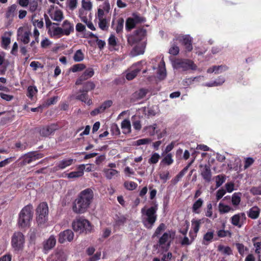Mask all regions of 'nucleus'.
Listing matches in <instances>:
<instances>
[{"label":"nucleus","instance_id":"obj_1","mask_svg":"<svg viewBox=\"0 0 261 261\" xmlns=\"http://www.w3.org/2000/svg\"><path fill=\"white\" fill-rule=\"evenodd\" d=\"M93 198V192L87 188L81 191L73 202L72 210L76 214H83L89 208Z\"/></svg>","mask_w":261,"mask_h":261},{"label":"nucleus","instance_id":"obj_2","mask_svg":"<svg viewBox=\"0 0 261 261\" xmlns=\"http://www.w3.org/2000/svg\"><path fill=\"white\" fill-rule=\"evenodd\" d=\"M157 206H153L148 208L143 207L141 209L142 222L147 229H151L157 219Z\"/></svg>","mask_w":261,"mask_h":261},{"label":"nucleus","instance_id":"obj_3","mask_svg":"<svg viewBox=\"0 0 261 261\" xmlns=\"http://www.w3.org/2000/svg\"><path fill=\"white\" fill-rule=\"evenodd\" d=\"M44 17L48 36L50 38L56 39H59L62 37L63 35L62 33V29L59 27V24L51 22L46 14H44Z\"/></svg>","mask_w":261,"mask_h":261},{"label":"nucleus","instance_id":"obj_4","mask_svg":"<svg viewBox=\"0 0 261 261\" xmlns=\"http://www.w3.org/2000/svg\"><path fill=\"white\" fill-rule=\"evenodd\" d=\"M72 227L74 231L82 233H90L92 230V226L89 221L82 218H76L72 223Z\"/></svg>","mask_w":261,"mask_h":261},{"label":"nucleus","instance_id":"obj_5","mask_svg":"<svg viewBox=\"0 0 261 261\" xmlns=\"http://www.w3.org/2000/svg\"><path fill=\"white\" fill-rule=\"evenodd\" d=\"M33 216V206L28 204L25 206L19 214L18 224L21 227H25L29 225Z\"/></svg>","mask_w":261,"mask_h":261},{"label":"nucleus","instance_id":"obj_6","mask_svg":"<svg viewBox=\"0 0 261 261\" xmlns=\"http://www.w3.org/2000/svg\"><path fill=\"white\" fill-rule=\"evenodd\" d=\"M24 243L25 238L22 232L16 231L13 234L11 244L15 252L22 251L24 248Z\"/></svg>","mask_w":261,"mask_h":261},{"label":"nucleus","instance_id":"obj_7","mask_svg":"<svg viewBox=\"0 0 261 261\" xmlns=\"http://www.w3.org/2000/svg\"><path fill=\"white\" fill-rule=\"evenodd\" d=\"M48 207L46 202H41L36 209V221L39 225L44 224L47 220Z\"/></svg>","mask_w":261,"mask_h":261},{"label":"nucleus","instance_id":"obj_8","mask_svg":"<svg viewBox=\"0 0 261 261\" xmlns=\"http://www.w3.org/2000/svg\"><path fill=\"white\" fill-rule=\"evenodd\" d=\"M146 36V30L143 28H140L135 31L132 34L127 36V41L129 45H133L139 43L143 40Z\"/></svg>","mask_w":261,"mask_h":261},{"label":"nucleus","instance_id":"obj_9","mask_svg":"<svg viewBox=\"0 0 261 261\" xmlns=\"http://www.w3.org/2000/svg\"><path fill=\"white\" fill-rule=\"evenodd\" d=\"M173 65L174 68L181 69L183 71L189 69L195 70L197 69V66L190 60L177 59L174 62Z\"/></svg>","mask_w":261,"mask_h":261},{"label":"nucleus","instance_id":"obj_10","mask_svg":"<svg viewBox=\"0 0 261 261\" xmlns=\"http://www.w3.org/2000/svg\"><path fill=\"white\" fill-rule=\"evenodd\" d=\"M174 236V232L169 230L167 231L159 238L158 245L163 249H168Z\"/></svg>","mask_w":261,"mask_h":261},{"label":"nucleus","instance_id":"obj_11","mask_svg":"<svg viewBox=\"0 0 261 261\" xmlns=\"http://www.w3.org/2000/svg\"><path fill=\"white\" fill-rule=\"evenodd\" d=\"M143 64H146V62L144 60L133 64L130 68V71L126 75V79L128 80L134 79L141 70Z\"/></svg>","mask_w":261,"mask_h":261},{"label":"nucleus","instance_id":"obj_12","mask_svg":"<svg viewBox=\"0 0 261 261\" xmlns=\"http://www.w3.org/2000/svg\"><path fill=\"white\" fill-rule=\"evenodd\" d=\"M43 154L41 153H37L36 151H31L24 154L21 156L22 158L23 164H29L33 161L40 159L43 157Z\"/></svg>","mask_w":261,"mask_h":261},{"label":"nucleus","instance_id":"obj_13","mask_svg":"<svg viewBox=\"0 0 261 261\" xmlns=\"http://www.w3.org/2000/svg\"><path fill=\"white\" fill-rule=\"evenodd\" d=\"M246 220V215L244 213H240L232 216L230 219L231 224L238 227L241 228Z\"/></svg>","mask_w":261,"mask_h":261},{"label":"nucleus","instance_id":"obj_14","mask_svg":"<svg viewBox=\"0 0 261 261\" xmlns=\"http://www.w3.org/2000/svg\"><path fill=\"white\" fill-rule=\"evenodd\" d=\"M199 167L200 168V174L203 179L207 182H210L212 175L210 165L201 164L199 165Z\"/></svg>","mask_w":261,"mask_h":261},{"label":"nucleus","instance_id":"obj_15","mask_svg":"<svg viewBox=\"0 0 261 261\" xmlns=\"http://www.w3.org/2000/svg\"><path fill=\"white\" fill-rule=\"evenodd\" d=\"M74 233L70 229H67L61 232L59 234L58 241L60 243H64L66 241L71 242L73 240Z\"/></svg>","mask_w":261,"mask_h":261},{"label":"nucleus","instance_id":"obj_16","mask_svg":"<svg viewBox=\"0 0 261 261\" xmlns=\"http://www.w3.org/2000/svg\"><path fill=\"white\" fill-rule=\"evenodd\" d=\"M60 27L63 36H68L74 32L73 23L68 20H65Z\"/></svg>","mask_w":261,"mask_h":261},{"label":"nucleus","instance_id":"obj_17","mask_svg":"<svg viewBox=\"0 0 261 261\" xmlns=\"http://www.w3.org/2000/svg\"><path fill=\"white\" fill-rule=\"evenodd\" d=\"M146 44V43L145 41L137 44L133 47L130 52V56L132 57H134L144 54L145 50Z\"/></svg>","mask_w":261,"mask_h":261},{"label":"nucleus","instance_id":"obj_18","mask_svg":"<svg viewBox=\"0 0 261 261\" xmlns=\"http://www.w3.org/2000/svg\"><path fill=\"white\" fill-rule=\"evenodd\" d=\"M94 70L92 68H88L80 76L75 82L76 85H81L83 81L91 77L94 75Z\"/></svg>","mask_w":261,"mask_h":261},{"label":"nucleus","instance_id":"obj_19","mask_svg":"<svg viewBox=\"0 0 261 261\" xmlns=\"http://www.w3.org/2000/svg\"><path fill=\"white\" fill-rule=\"evenodd\" d=\"M205 218H202L201 219H192L191 221L192 224V233L193 236H195V237H197V234L198 232L200 225L202 223H204Z\"/></svg>","mask_w":261,"mask_h":261},{"label":"nucleus","instance_id":"obj_20","mask_svg":"<svg viewBox=\"0 0 261 261\" xmlns=\"http://www.w3.org/2000/svg\"><path fill=\"white\" fill-rule=\"evenodd\" d=\"M66 254L61 250L55 252L48 258V261H66Z\"/></svg>","mask_w":261,"mask_h":261},{"label":"nucleus","instance_id":"obj_21","mask_svg":"<svg viewBox=\"0 0 261 261\" xmlns=\"http://www.w3.org/2000/svg\"><path fill=\"white\" fill-rule=\"evenodd\" d=\"M178 39L185 46L186 49L190 51L192 50L193 47L192 44V38L189 35H183L179 36Z\"/></svg>","mask_w":261,"mask_h":261},{"label":"nucleus","instance_id":"obj_22","mask_svg":"<svg viewBox=\"0 0 261 261\" xmlns=\"http://www.w3.org/2000/svg\"><path fill=\"white\" fill-rule=\"evenodd\" d=\"M76 99L80 100L90 106L92 103V100L88 98L87 92L82 91V90H79V94L77 93L75 96Z\"/></svg>","mask_w":261,"mask_h":261},{"label":"nucleus","instance_id":"obj_23","mask_svg":"<svg viewBox=\"0 0 261 261\" xmlns=\"http://www.w3.org/2000/svg\"><path fill=\"white\" fill-rule=\"evenodd\" d=\"M56 244V239L54 236L51 235L43 243V248L46 251L53 249Z\"/></svg>","mask_w":261,"mask_h":261},{"label":"nucleus","instance_id":"obj_24","mask_svg":"<svg viewBox=\"0 0 261 261\" xmlns=\"http://www.w3.org/2000/svg\"><path fill=\"white\" fill-rule=\"evenodd\" d=\"M57 127L55 124L46 126L43 127L40 130V134L43 137H47L53 133L56 130Z\"/></svg>","mask_w":261,"mask_h":261},{"label":"nucleus","instance_id":"obj_25","mask_svg":"<svg viewBox=\"0 0 261 261\" xmlns=\"http://www.w3.org/2000/svg\"><path fill=\"white\" fill-rule=\"evenodd\" d=\"M260 210L256 206H254L250 208L247 212L248 216L252 219H257L260 214Z\"/></svg>","mask_w":261,"mask_h":261},{"label":"nucleus","instance_id":"obj_26","mask_svg":"<svg viewBox=\"0 0 261 261\" xmlns=\"http://www.w3.org/2000/svg\"><path fill=\"white\" fill-rule=\"evenodd\" d=\"M50 18L54 21L61 22L64 19L63 12L60 10H56L53 12H49Z\"/></svg>","mask_w":261,"mask_h":261},{"label":"nucleus","instance_id":"obj_27","mask_svg":"<svg viewBox=\"0 0 261 261\" xmlns=\"http://www.w3.org/2000/svg\"><path fill=\"white\" fill-rule=\"evenodd\" d=\"M158 75L159 79H164L166 76L165 63L162 59L158 66Z\"/></svg>","mask_w":261,"mask_h":261},{"label":"nucleus","instance_id":"obj_28","mask_svg":"<svg viewBox=\"0 0 261 261\" xmlns=\"http://www.w3.org/2000/svg\"><path fill=\"white\" fill-rule=\"evenodd\" d=\"M163 158L160 162V164L163 166H170L174 162L173 155L171 153L164 154Z\"/></svg>","mask_w":261,"mask_h":261},{"label":"nucleus","instance_id":"obj_29","mask_svg":"<svg viewBox=\"0 0 261 261\" xmlns=\"http://www.w3.org/2000/svg\"><path fill=\"white\" fill-rule=\"evenodd\" d=\"M22 30V28H19L18 30V36L20 37V39L24 44H28L30 42V37L31 35V33L30 31H25L23 34H20V30Z\"/></svg>","mask_w":261,"mask_h":261},{"label":"nucleus","instance_id":"obj_30","mask_svg":"<svg viewBox=\"0 0 261 261\" xmlns=\"http://www.w3.org/2000/svg\"><path fill=\"white\" fill-rule=\"evenodd\" d=\"M203 200L201 198H199L196 200L193 204L192 210L195 214H199L200 213V208L203 204Z\"/></svg>","mask_w":261,"mask_h":261},{"label":"nucleus","instance_id":"obj_31","mask_svg":"<svg viewBox=\"0 0 261 261\" xmlns=\"http://www.w3.org/2000/svg\"><path fill=\"white\" fill-rule=\"evenodd\" d=\"M190 239H189L186 236L180 241V244L182 246H189L191 245L196 238L195 236H193L192 230H190L189 233Z\"/></svg>","mask_w":261,"mask_h":261},{"label":"nucleus","instance_id":"obj_32","mask_svg":"<svg viewBox=\"0 0 261 261\" xmlns=\"http://www.w3.org/2000/svg\"><path fill=\"white\" fill-rule=\"evenodd\" d=\"M79 171L70 172L68 174L69 178H75L82 176L84 174V170L85 169V165H81L79 167Z\"/></svg>","mask_w":261,"mask_h":261},{"label":"nucleus","instance_id":"obj_33","mask_svg":"<svg viewBox=\"0 0 261 261\" xmlns=\"http://www.w3.org/2000/svg\"><path fill=\"white\" fill-rule=\"evenodd\" d=\"M37 92L38 90L36 86H30L28 87L26 94L30 99L33 100L34 99V96L36 95Z\"/></svg>","mask_w":261,"mask_h":261},{"label":"nucleus","instance_id":"obj_34","mask_svg":"<svg viewBox=\"0 0 261 261\" xmlns=\"http://www.w3.org/2000/svg\"><path fill=\"white\" fill-rule=\"evenodd\" d=\"M214 236V231L206 232L203 237L202 244L208 245L213 241Z\"/></svg>","mask_w":261,"mask_h":261},{"label":"nucleus","instance_id":"obj_35","mask_svg":"<svg viewBox=\"0 0 261 261\" xmlns=\"http://www.w3.org/2000/svg\"><path fill=\"white\" fill-rule=\"evenodd\" d=\"M157 124L154 123L152 125L146 126L144 127V130L150 136H153L158 134V130L156 129Z\"/></svg>","mask_w":261,"mask_h":261},{"label":"nucleus","instance_id":"obj_36","mask_svg":"<svg viewBox=\"0 0 261 261\" xmlns=\"http://www.w3.org/2000/svg\"><path fill=\"white\" fill-rule=\"evenodd\" d=\"M73 162L72 159H64L58 163L57 167L59 169H63L72 164Z\"/></svg>","mask_w":261,"mask_h":261},{"label":"nucleus","instance_id":"obj_37","mask_svg":"<svg viewBox=\"0 0 261 261\" xmlns=\"http://www.w3.org/2000/svg\"><path fill=\"white\" fill-rule=\"evenodd\" d=\"M121 126L124 134H128L131 132L130 122L128 119L123 120L121 122Z\"/></svg>","mask_w":261,"mask_h":261},{"label":"nucleus","instance_id":"obj_38","mask_svg":"<svg viewBox=\"0 0 261 261\" xmlns=\"http://www.w3.org/2000/svg\"><path fill=\"white\" fill-rule=\"evenodd\" d=\"M106 177L108 179H111L115 176L118 174V171L114 169L105 168L103 170Z\"/></svg>","mask_w":261,"mask_h":261},{"label":"nucleus","instance_id":"obj_39","mask_svg":"<svg viewBox=\"0 0 261 261\" xmlns=\"http://www.w3.org/2000/svg\"><path fill=\"white\" fill-rule=\"evenodd\" d=\"M12 35L11 32H5L4 36L2 38V44L4 48H7L8 46L10 43V36Z\"/></svg>","mask_w":261,"mask_h":261},{"label":"nucleus","instance_id":"obj_40","mask_svg":"<svg viewBox=\"0 0 261 261\" xmlns=\"http://www.w3.org/2000/svg\"><path fill=\"white\" fill-rule=\"evenodd\" d=\"M17 6L16 4H13L8 8V10L6 13V16L7 18L13 17L15 15L17 10Z\"/></svg>","mask_w":261,"mask_h":261},{"label":"nucleus","instance_id":"obj_41","mask_svg":"<svg viewBox=\"0 0 261 261\" xmlns=\"http://www.w3.org/2000/svg\"><path fill=\"white\" fill-rule=\"evenodd\" d=\"M203 79V76H198L194 77L186 78L182 81V85L184 86H188L192 84L195 81H199Z\"/></svg>","mask_w":261,"mask_h":261},{"label":"nucleus","instance_id":"obj_42","mask_svg":"<svg viewBox=\"0 0 261 261\" xmlns=\"http://www.w3.org/2000/svg\"><path fill=\"white\" fill-rule=\"evenodd\" d=\"M218 209L220 213L221 214L227 213L230 211H233V209L230 206L225 205L222 202L219 203Z\"/></svg>","mask_w":261,"mask_h":261},{"label":"nucleus","instance_id":"obj_43","mask_svg":"<svg viewBox=\"0 0 261 261\" xmlns=\"http://www.w3.org/2000/svg\"><path fill=\"white\" fill-rule=\"evenodd\" d=\"M148 90L147 89H141L134 93L133 98L137 100L141 99L145 96Z\"/></svg>","mask_w":261,"mask_h":261},{"label":"nucleus","instance_id":"obj_44","mask_svg":"<svg viewBox=\"0 0 261 261\" xmlns=\"http://www.w3.org/2000/svg\"><path fill=\"white\" fill-rule=\"evenodd\" d=\"M241 193L240 192L234 193L232 195L231 203L234 206H238L241 202Z\"/></svg>","mask_w":261,"mask_h":261},{"label":"nucleus","instance_id":"obj_45","mask_svg":"<svg viewBox=\"0 0 261 261\" xmlns=\"http://www.w3.org/2000/svg\"><path fill=\"white\" fill-rule=\"evenodd\" d=\"M95 88V85L92 81L87 82L83 84L82 91L86 92L93 90Z\"/></svg>","mask_w":261,"mask_h":261},{"label":"nucleus","instance_id":"obj_46","mask_svg":"<svg viewBox=\"0 0 261 261\" xmlns=\"http://www.w3.org/2000/svg\"><path fill=\"white\" fill-rule=\"evenodd\" d=\"M152 140L150 138H143L138 139L133 143L134 146H140L142 145H146L150 143Z\"/></svg>","mask_w":261,"mask_h":261},{"label":"nucleus","instance_id":"obj_47","mask_svg":"<svg viewBox=\"0 0 261 261\" xmlns=\"http://www.w3.org/2000/svg\"><path fill=\"white\" fill-rule=\"evenodd\" d=\"M137 24L132 17H129L126 19L125 23V29L127 31H130L134 28Z\"/></svg>","mask_w":261,"mask_h":261},{"label":"nucleus","instance_id":"obj_48","mask_svg":"<svg viewBox=\"0 0 261 261\" xmlns=\"http://www.w3.org/2000/svg\"><path fill=\"white\" fill-rule=\"evenodd\" d=\"M75 62H81L84 59V55L81 49H78L75 51L73 57Z\"/></svg>","mask_w":261,"mask_h":261},{"label":"nucleus","instance_id":"obj_49","mask_svg":"<svg viewBox=\"0 0 261 261\" xmlns=\"http://www.w3.org/2000/svg\"><path fill=\"white\" fill-rule=\"evenodd\" d=\"M216 187L218 188L220 187L225 181V176L223 174H220L215 177Z\"/></svg>","mask_w":261,"mask_h":261},{"label":"nucleus","instance_id":"obj_50","mask_svg":"<svg viewBox=\"0 0 261 261\" xmlns=\"http://www.w3.org/2000/svg\"><path fill=\"white\" fill-rule=\"evenodd\" d=\"M257 239L256 238L252 239V241L253 243V246L255 248V252L257 254V256L261 254V242H255V241Z\"/></svg>","mask_w":261,"mask_h":261},{"label":"nucleus","instance_id":"obj_51","mask_svg":"<svg viewBox=\"0 0 261 261\" xmlns=\"http://www.w3.org/2000/svg\"><path fill=\"white\" fill-rule=\"evenodd\" d=\"M160 158V155L158 153L154 152L151 154V157L148 160V163L150 164H156Z\"/></svg>","mask_w":261,"mask_h":261},{"label":"nucleus","instance_id":"obj_52","mask_svg":"<svg viewBox=\"0 0 261 261\" xmlns=\"http://www.w3.org/2000/svg\"><path fill=\"white\" fill-rule=\"evenodd\" d=\"M204 212L206 217L211 218L213 216V206L211 202L207 203Z\"/></svg>","mask_w":261,"mask_h":261},{"label":"nucleus","instance_id":"obj_53","mask_svg":"<svg viewBox=\"0 0 261 261\" xmlns=\"http://www.w3.org/2000/svg\"><path fill=\"white\" fill-rule=\"evenodd\" d=\"M29 10L31 12H34L37 11L38 7V3L37 0L31 1L29 4Z\"/></svg>","mask_w":261,"mask_h":261},{"label":"nucleus","instance_id":"obj_54","mask_svg":"<svg viewBox=\"0 0 261 261\" xmlns=\"http://www.w3.org/2000/svg\"><path fill=\"white\" fill-rule=\"evenodd\" d=\"M219 251L222 252L223 254L226 255H230L232 254L231 249L228 246H223L219 245L218 246Z\"/></svg>","mask_w":261,"mask_h":261},{"label":"nucleus","instance_id":"obj_55","mask_svg":"<svg viewBox=\"0 0 261 261\" xmlns=\"http://www.w3.org/2000/svg\"><path fill=\"white\" fill-rule=\"evenodd\" d=\"M86 68V66L83 64H77L72 66L70 70L73 72H76L83 70Z\"/></svg>","mask_w":261,"mask_h":261},{"label":"nucleus","instance_id":"obj_56","mask_svg":"<svg viewBox=\"0 0 261 261\" xmlns=\"http://www.w3.org/2000/svg\"><path fill=\"white\" fill-rule=\"evenodd\" d=\"M111 133L113 136H118L120 134V131L118 125L113 123L111 126Z\"/></svg>","mask_w":261,"mask_h":261},{"label":"nucleus","instance_id":"obj_57","mask_svg":"<svg viewBox=\"0 0 261 261\" xmlns=\"http://www.w3.org/2000/svg\"><path fill=\"white\" fill-rule=\"evenodd\" d=\"M113 104V101L111 100H108L104 101L99 107L101 111L103 112L107 109L110 108Z\"/></svg>","mask_w":261,"mask_h":261},{"label":"nucleus","instance_id":"obj_58","mask_svg":"<svg viewBox=\"0 0 261 261\" xmlns=\"http://www.w3.org/2000/svg\"><path fill=\"white\" fill-rule=\"evenodd\" d=\"M236 246L239 254L241 255H244L245 251L248 250V248L242 243H236Z\"/></svg>","mask_w":261,"mask_h":261},{"label":"nucleus","instance_id":"obj_59","mask_svg":"<svg viewBox=\"0 0 261 261\" xmlns=\"http://www.w3.org/2000/svg\"><path fill=\"white\" fill-rule=\"evenodd\" d=\"M166 229V225L164 223H161L159 225V226L156 229L153 236V237H158L159 234H161L162 232L165 230Z\"/></svg>","mask_w":261,"mask_h":261},{"label":"nucleus","instance_id":"obj_60","mask_svg":"<svg viewBox=\"0 0 261 261\" xmlns=\"http://www.w3.org/2000/svg\"><path fill=\"white\" fill-rule=\"evenodd\" d=\"M125 188L128 190H133L137 187V184L134 181H126L124 184Z\"/></svg>","mask_w":261,"mask_h":261},{"label":"nucleus","instance_id":"obj_61","mask_svg":"<svg viewBox=\"0 0 261 261\" xmlns=\"http://www.w3.org/2000/svg\"><path fill=\"white\" fill-rule=\"evenodd\" d=\"M133 19L135 21L136 24L145 22L146 21L145 18L141 16L137 13L133 14Z\"/></svg>","mask_w":261,"mask_h":261},{"label":"nucleus","instance_id":"obj_62","mask_svg":"<svg viewBox=\"0 0 261 261\" xmlns=\"http://www.w3.org/2000/svg\"><path fill=\"white\" fill-rule=\"evenodd\" d=\"M82 7L85 10L90 11L92 8V4L90 1L82 0Z\"/></svg>","mask_w":261,"mask_h":261},{"label":"nucleus","instance_id":"obj_63","mask_svg":"<svg viewBox=\"0 0 261 261\" xmlns=\"http://www.w3.org/2000/svg\"><path fill=\"white\" fill-rule=\"evenodd\" d=\"M124 20L120 18L118 20L116 28V31L117 33H120L123 28Z\"/></svg>","mask_w":261,"mask_h":261},{"label":"nucleus","instance_id":"obj_64","mask_svg":"<svg viewBox=\"0 0 261 261\" xmlns=\"http://www.w3.org/2000/svg\"><path fill=\"white\" fill-rule=\"evenodd\" d=\"M188 169V166H186L181 171L179 172V173L175 177L174 180H175V182H178L179 180V179L184 176V175L187 172Z\"/></svg>","mask_w":261,"mask_h":261}]
</instances>
